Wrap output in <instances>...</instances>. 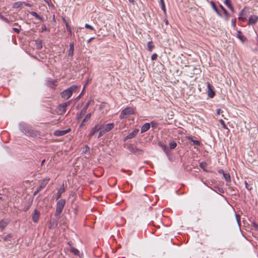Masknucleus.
<instances>
[{
    "instance_id": "2eb2a0df",
    "label": "nucleus",
    "mask_w": 258,
    "mask_h": 258,
    "mask_svg": "<svg viewBox=\"0 0 258 258\" xmlns=\"http://www.w3.org/2000/svg\"><path fill=\"white\" fill-rule=\"evenodd\" d=\"M56 80H48L46 82L47 86L50 88H54L56 86Z\"/></svg>"
},
{
    "instance_id": "c756f323",
    "label": "nucleus",
    "mask_w": 258,
    "mask_h": 258,
    "mask_svg": "<svg viewBox=\"0 0 258 258\" xmlns=\"http://www.w3.org/2000/svg\"><path fill=\"white\" fill-rule=\"evenodd\" d=\"M160 5L162 10L164 13H166V8L164 0H160Z\"/></svg>"
},
{
    "instance_id": "6e6552de",
    "label": "nucleus",
    "mask_w": 258,
    "mask_h": 258,
    "mask_svg": "<svg viewBox=\"0 0 258 258\" xmlns=\"http://www.w3.org/2000/svg\"><path fill=\"white\" fill-rule=\"evenodd\" d=\"M207 87L208 89V95L209 97L210 98H213L215 95V93L213 89L212 86L209 83H208Z\"/></svg>"
},
{
    "instance_id": "09e8293b",
    "label": "nucleus",
    "mask_w": 258,
    "mask_h": 258,
    "mask_svg": "<svg viewBox=\"0 0 258 258\" xmlns=\"http://www.w3.org/2000/svg\"><path fill=\"white\" fill-rule=\"evenodd\" d=\"M23 4H24L27 7H31V5L29 3H26V2H23Z\"/></svg>"
},
{
    "instance_id": "7c9ffc66",
    "label": "nucleus",
    "mask_w": 258,
    "mask_h": 258,
    "mask_svg": "<svg viewBox=\"0 0 258 258\" xmlns=\"http://www.w3.org/2000/svg\"><path fill=\"white\" fill-rule=\"evenodd\" d=\"M23 4L22 2H17L14 3L13 7L14 8H19L21 7Z\"/></svg>"
},
{
    "instance_id": "72a5a7b5",
    "label": "nucleus",
    "mask_w": 258,
    "mask_h": 258,
    "mask_svg": "<svg viewBox=\"0 0 258 258\" xmlns=\"http://www.w3.org/2000/svg\"><path fill=\"white\" fill-rule=\"evenodd\" d=\"M207 163L206 162H202L200 164V167L204 171H206V168L207 167Z\"/></svg>"
},
{
    "instance_id": "ea45409f",
    "label": "nucleus",
    "mask_w": 258,
    "mask_h": 258,
    "mask_svg": "<svg viewBox=\"0 0 258 258\" xmlns=\"http://www.w3.org/2000/svg\"><path fill=\"white\" fill-rule=\"evenodd\" d=\"M48 29L47 28L45 25L43 24L41 26V32L48 31Z\"/></svg>"
},
{
    "instance_id": "69168bd1",
    "label": "nucleus",
    "mask_w": 258,
    "mask_h": 258,
    "mask_svg": "<svg viewBox=\"0 0 258 258\" xmlns=\"http://www.w3.org/2000/svg\"><path fill=\"white\" fill-rule=\"evenodd\" d=\"M121 172H126V171H125L124 169H122L121 170Z\"/></svg>"
},
{
    "instance_id": "c03bdc74",
    "label": "nucleus",
    "mask_w": 258,
    "mask_h": 258,
    "mask_svg": "<svg viewBox=\"0 0 258 258\" xmlns=\"http://www.w3.org/2000/svg\"><path fill=\"white\" fill-rule=\"evenodd\" d=\"M104 133H105V132H103L102 129H100L99 131V135H98V138H99L101 137H102Z\"/></svg>"
},
{
    "instance_id": "39448f33",
    "label": "nucleus",
    "mask_w": 258,
    "mask_h": 258,
    "mask_svg": "<svg viewBox=\"0 0 258 258\" xmlns=\"http://www.w3.org/2000/svg\"><path fill=\"white\" fill-rule=\"evenodd\" d=\"M127 149L133 154L136 155H141L143 153V151L140 149L137 148L133 144H129L127 146Z\"/></svg>"
},
{
    "instance_id": "de8ad7c7",
    "label": "nucleus",
    "mask_w": 258,
    "mask_h": 258,
    "mask_svg": "<svg viewBox=\"0 0 258 258\" xmlns=\"http://www.w3.org/2000/svg\"><path fill=\"white\" fill-rule=\"evenodd\" d=\"M232 25L234 27L236 25V19H234L232 20Z\"/></svg>"
},
{
    "instance_id": "b1692460",
    "label": "nucleus",
    "mask_w": 258,
    "mask_h": 258,
    "mask_svg": "<svg viewBox=\"0 0 258 258\" xmlns=\"http://www.w3.org/2000/svg\"><path fill=\"white\" fill-rule=\"evenodd\" d=\"M30 14L32 16L35 17V18L40 20V21H43V17L39 15L36 12L32 11V12H30Z\"/></svg>"
},
{
    "instance_id": "2f4dec72",
    "label": "nucleus",
    "mask_w": 258,
    "mask_h": 258,
    "mask_svg": "<svg viewBox=\"0 0 258 258\" xmlns=\"http://www.w3.org/2000/svg\"><path fill=\"white\" fill-rule=\"evenodd\" d=\"M8 225V223L4 220L0 221V228L2 229H4Z\"/></svg>"
},
{
    "instance_id": "7ed1b4c3",
    "label": "nucleus",
    "mask_w": 258,
    "mask_h": 258,
    "mask_svg": "<svg viewBox=\"0 0 258 258\" xmlns=\"http://www.w3.org/2000/svg\"><path fill=\"white\" fill-rule=\"evenodd\" d=\"M77 88L78 87L75 85L71 86L60 93L61 97L66 99H69L72 96L73 92L76 91Z\"/></svg>"
},
{
    "instance_id": "0e129e2a",
    "label": "nucleus",
    "mask_w": 258,
    "mask_h": 258,
    "mask_svg": "<svg viewBox=\"0 0 258 258\" xmlns=\"http://www.w3.org/2000/svg\"><path fill=\"white\" fill-rule=\"evenodd\" d=\"M126 172H128V173H128V175H131V171H129V170H128V171H126Z\"/></svg>"
},
{
    "instance_id": "13d9d810",
    "label": "nucleus",
    "mask_w": 258,
    "mask_h": 258,
    "mask_svg": "<svg viewBox=\"0 0 258 258\" xmlns=\"http://www.w3.org/2000/svg\"><path fill=\"white\" fill-rule=\"evenodd\" d=\"M253 227H255V228H257L258 227V225L256 223H254Z\"/></svg>"
},
{
    "instance_id": "4468645a",
    "label": "nucleus",
    "mask_w": 258,
    "mask_h": 258,
    "mask_svg": "<svg viewBox=\"0 0 258 258\" xmlns=\"http://www.w3.org/2000/svg\"><path fill=\"white\" fill-rule=\"evenodd\" d=\"M258 21V16L255 15H252L250 16L248 19V24L253 25L255 24Z\"/></svg>"
},
{
    "instance_id": "bb28decb",
    "label": "nucleus",
    "mask_w": 258,
    "mask_h": 258,
    "mask_svg": "<svg viewBox=\"0 0 258 258\" xmlns=\"http://www.w3.org/2000/svg\"><path fill=\"white\" fill-rule=\"evenodd\" d=\"M71 252L74 253V254L76 255H80V251L79 250L76 249L75 247H71L70 249Z\"/></svg>"
},
{
    "instance_id": "f8f14e48",
    "label": "nucleus",
    "mask_w": 258,
    "mask_h": 258,
    "mask_svg": "<svg viewBox=\"0 0 258 258\" xmlns=\"http://www.w3.org/2000/svg\"><path fill=\"white\" fill-rule=\"evenodd\" d=\"M40 212L37 209H35L34 210L32 218V220L34 223L38 222L40 217Z\"/></svg>"
},
{
    "instance_id": "052dcab7",
    "label": "nucleus",
    "mask_w": 258,
    "mask_h": 258,
    "mask_svg": "<svg viewBox=\"0 0 258 258\" xmlns=\"http://www.w3.org/2000/svg\"><path fill=\"white\" fill-rule=\"evenodd\" d=\"M89 80H87V82L86 83V84L85 85V86H84V88H83V91L85 89V87L86 86L87 83L89 82Z\"/></svg>"
},
{
    "instance_id": "1a4fd4ad",
    "label": "nucleus",
    "mask_w": 258,
    "mask_h": 258,
    "mask_svg": "<svg viewBox=\"0 0 258 258\" xmlns=\"http://www.w3.org/2000/svg\"><path fill=\"white\" fill-rule=\"evenodd\" d=\"M139 130L137 128L135 129L132 133H130L127 136H126L124 138V141L128 139H131L134 138L139 133Z\"/></svg>"
},
{
    "instance_id": "864d4df0",
    "label": "nucleus",
    "mask_w": 258,
    "mask_h": 258,
    "mask_svg": "<svg viewBox=\"0 0 258 258\" xmlns=\"http://www.w3.org/2000/svg\"><path fill=\"white\" fill-rule=\"evenodd\" d=\"M164 22L165 23V24L166 25H168V21L167 20V19H165L164 20Z\"/></svg>"
},
{
    "instance_id": "dca6fc26",
    "label": "nucleus",
    "mask_w": 258,
    "mask_h": 258,
    "mask_svg": "<svg viewBox=\"0 0 258 258\" xmlns=\"http://www.w3.org/2000/svg\"><path fill=\"white\" fill-rule=\"evenodd\" d=\"M69 50L68 51V55L69 56L72 57L74 54V42H71L69 45Z\"/></svg>"
},
{
    "instance_id": "412c9836",
    "label": "nucleus",
    "mask_w": 258,
    "mask_h": 258,
    "mask_svg": "<svg viewBox=\"0 0 258 258\" xmlns=\"http://www.w3.org/2000/svg\"><path fill=\"white\" fill-rule=\"evenodd\" d=\"M223 177L225 181L227 182L226 185H229L230 183L231 182V177L229 173H225L223 175Z\"/></svg>"
},
{
    "instance_id": "79ce46f5",
    "label": "nucleus",
    "mask_w": 258,
    "mask_h": 258,
    "mask_svg": "<svg viewBox=\"0 0 258 258\" xmlns=\"http://www.w3.org/2000/svg\"><path fill=\"white\" fill-rule=\"evenodd\" d=\"M20 28H21V26H19V28H13V30L14 32H15L16 33H17V34L19 33H20Z\"/></svg>"
},
{
    "instance_id": "338daca9",
    "label": "nucleus",
    "mask_w": 258,
    "mask_h": 258,
    "mask_svg": "<svg viewBox=\"0 0 258 258\" xmlns=\"http://www.w3.org/2000/svg\"><path fill=\"white\" fill-rule=\"evenodd\" d=\"M2 18H3L4 20H5V21H7V20H8L7 18H3V17H2Z\"/></svg>"
},
{
    "instance_id": "6ab92c4d",
    "label": "nucleus",
    "mask_w": 258,
    "mask_h": 258,
    "mask_svg": "<svg viewBox=\"0 0 258 258\" xmlns=\"http://www.w3.org/2000/svg\"><path fill=\"white\" fill-rule=\"evenodd\" d=\"M210 4H211L212 8L213 9V10L217 13V14L218 15H219V16L222 17L221 14L220 13L219 11L218 10V8H217V7H216L215 4L214 3V2H213V1H211L210 2Z\"/></svg>"
},
{
    "instance_id": "0eeeda50",
    "label": "nucleus",
    "mask_w": 258,
    "mask_h": 258,
    "mask_svg": "<svg viewBox=\"0 0 258 258\" xmlns=\"http://www.w3.org/2000/svg\"><path fill=\"white\" fill-rule=\"evenodd\" d=\"M101 129L100 128V122L96 124L95 126L92 128L90 134L88 135L89 138L93 136L96 133L99 132V131Z\"/></svg>"
},
{
    "instance_id": "58836bf2",
    "label": "nucleus",
    "mask_w": 258,
    "mask_h": 258,
    "mask_svg": "<svg viewBox=\"0 0 258 258\" xmlns=\"http://www.w3.org/2000/svg\"><path fill=\"white\" fill-rule=\"evenodd\" d=\"M85 27L87 29H90V30H94L95 31V29L92 26H91L89 24H86L85 25Z\"/></svg>"
},
{
    "instance_id": "aec40b11",
    "label": "nucleus",
    "mask_w": 258,
    "mask_h": 258,
    "mask_svg": "<svg viewBox=\"0 0 258 258\" xmlns=\"http://www.w3.org/2000/svg\"><path fill=\"white\" fill-rule=\"evenodd\" d=\"M90 104V101H89L88 102H87L84 107L81 110L80 114L81 116L84 115L86 113L87 110Z\"/></svg>"
},
{
    "instance_id": "393cba45",
    "label": "nucleus",
    "mask_w": 258,
    "mask_h": 258,
    "mask_svg": "<svg viewBox=\"0 0 258 258\" xmlns=\"http://www.w3.org/2000/svg\"><path fill=\"white\" fill-rule=\"evenodd\" d=\"M220 7L223 11L224 14L226 18V19L228 20L230 17L229 14L228 13V12L226 11V10L224 8V7L223 6L220 5Z\"/></svg>"
},
{
    "instance_id": "473e14b6",
    "label": "nucleus",
    "mask_w": 258,
    "mask_h": 258,
    "mask_svg": "<svg viewBox=\"0 0 258 258\" xmlns=\"http://www.w3.org/2000/svg\"><path fill=\"white\" fill-rule=\"evenodd\" d=\"M37 49H40L42 47V44L41 41L37 40L35 43Z\"/></svg>"
},
{
    "instance_id": "9d476101",
    "label": "nucleus",
    "mask_w": 258,
    "mask_h": 258,
    "mask_svg": "<svg viewBox=\"0 0 258 258\" xmlns=\"http://www.w3.org/2000/svg\"><path fill=\"white\" fill-rule=\"evenodd\" d=\"M50 180L49 177L44 178L41 182L40 185L38 187V190H41L47 185Z\"/></svg>"
},
{
    "instance_id": "774afa93",
    "label": "nucleus",
    "mask_w": 258,
    "mask_h": 258,
    "mask_svg": "<svg viewBox=\"0 0 258 258\" xmlns=\"http://www.w3.org/2000/svg\"><path fill=\"white\" fill-rule=\"evenodd\" d=\"M71 243V242H68V244L71 245V243Z\"/></svg>"
},
{
    "instance_id": "f03ea898",
    "label": "nucleus",
    "mask_w": 258,
    "mask_h": 258,
    "mask_svg": "<svg viewBox=\"0 0 258 258\" xmlns=\"http://www.w3.org/2000/svg\"><path fill=\"white\" fill-rule=\"evenodd\" d=\"M65 205L66 200L64 199H60L57 202L55 212V216L57 219H59L60 218V214L62 212Z\"/></svg>"
},
{
    "instance_id": "c9c22d12",
    "label": "nucleus",
    "mask_w": 258,
    "mask_h": 258,
    "mask_svg": "<svg viewBox=\"0 0 258 258\" xmlns=\"http://www.w3.org/2000/svg\"><path fill=\"white\" fill-rule=\"evenodd\" d=\"M224 4L228 7L232 6L231 1V0H225L224 2Z\"/></svg>"
},
{
    "instance_id": "cd10ccee",
    "label": "nucleus",
    "mask_w": 258,
    "mask_h": 258,
    "mask_svg": "<svg viewBox=\"0 0 258 258\" xmlns=\"http://www.w3.org/2000/svg\"><path fill=\"white\" fill-rule=\"evenodd\" d=\"M49 228L56 227L57 225V221L56 220L50 221Z\"/></svg>"
},
{
    "instance_id": "37998d69",
    "label": "nucleus",
    "mask_w": 258,
    "mask_h": 258,
    "mask_svg": "<svg viewBox=\"0 0 258 258\" xmlns=\"http://www.w3.org/2000/svg\"><path fill=\"white\" fill-rule=\"evenodd\" d=\"M219 122H220V123H221V124L222 125V127H223V128H227V126H226V124H225V122H224V120H222V119H220V120H219Z\"/></svg>"
},
{
    "instance_id": "a19ab883",
    "label": "nucleus",
    "mask_w": 258,
    "mask_h": 258,
    "mask_svg": "<svg viewBox=\"0 0 258 258\" xmlns=\"http://www.w3.org/2000/svg\"><path fill=\"white\" fill-rule=\"evenodd\" d=\"M244 184H245V187L246 189H247L248 190H250L251 189V187H250L249 185L247 182V181H245Z\"/></svg>"
},
{
    "instance_id": "f704fd0d",
    "label": "nucleus",
    "mask_w": 258,
    "mask_h": 258,
    "mask_svg": "<svg viewBox=\"0 0 258 258\" xmlns=\"http://www.w3.org/2000/svg\"><path fill=\"white\" fill-rule=\"evenodd\" d=\"M169 147L170 149H173L176 148L177 144L175 142H172L169 143Z\"/></svg>"
},
{
    "instance_id": "49530a36",
    "label": "nucleus",
    "mask_w": 258,
    "mask_h": 258,
    "mask_svg": "<svg viewBox=\"0 0 258 258\" xmlns=\"http://www.w3.org/2000/svg\"><path fill=\"white\" fill-rule=\"evenodd\" d=\"M244 12V9H242V10L240 12V13H239V19H241V17H242V16L243 15V14Z\"/></svg>"
},
{
    "instance_id": "423d86ee",
    "label": "nucleus",
    "mask_w": 258,
    "mask_h": 258,
    "mask_svg": "<svg viewBox=\"0 0 258 258\" xmlns=\"http://www.w3.org/2000/svg\"><path fill=\"white\" fill-rule=\"evenodd\" d=\"M114 126L113 123H107L106 124H103L100 123V128L103 130V132L107 133L111 131Z\"/></svg>"
},
{
    "instance_id": "4be33fe9",
    "label": "nucleus",
    "mask_w": 258,
    "mask_h": 258,
    "mask_svg": "<svg viewBox=\"0 0 258 258\" xmlns=\"http://www.w3.org/2000/svg\"><path fill=\"white\" fill-rule=\"evenodd\" d=\"M187 140L192 142L194 145H195L197 146H200L201 145L200 141H199L198 140H194L193 138L191 137H188Z\"/></svg>"
},
{
    "instance_id": "e433bc0d",
    "label": "nucleus",
    "mask_w": 258,
    "mask_h": 258,
    "mask_svg": "<svg viewBox=\"0 0 258 258\" xmlns=\"http://www.w3.org/2000/svg\"><path fill=\"white\" fill-rule=\"evenodd\" d=\"M12 236L11 234H7L5 237H4L3 239L4 241H6L8 240L11 241V239Z\"/></svg>"
},
{
    "instance_id": "5fc2aeb1",
    "label": "nucleus",
    "mask_w": 258,
    "mask_h": 258,
    "mask_svg": "<svg viewBox=\"0 0 258 258\" xmlns=\"http://www.w3.org/2000/svg\"><path fill=\"white\" fill-rule=\"evenodd\" d=\"M219 173L222 174L223 175L225 174L224 171L223 170H220L218 171Z\"/></svg>"
},
{
    "instance_id": "680f3d73",
    "label": "nucleus",
    "mask_w": 258,
    "mask_h": 258,
    "mask_svg": "<svg viewBox=\"0 0 258 258\" xmlns=\"http://www.w3.org/2000/svg\"><path fill=\"white\" fill-rule=\"evenodd\" d=\"M45 161V159H44V160H43L41 161V166L43 164V163H44Z\"/></svg>"
},
{
    "instance_id": "20e7f679",
    "label": "nucleus",
    "mask_w": 258,
    "mask_h": 258,
    "mask_svg": "<svg viewBox=\"0 0 258 258\" xmlns=\"http://www.w3.org/2000/svg\"><path fill=\"white\" fill-rule=\"evenodd\" d=\"M134 113V111L133 108L131 107H126L121 111L119 117L120 119H123L126 117L127 115H131Z\"/></svg>"
},
{
    "instance_id": "ddd939ff",
    "label": "nucleus",
    "mask_w": 258,
    "mask_h": 258,
    "mask_svg": "<svg viewBox=\"0 0 258 258\" xmlns=\"http://www.w3.org/2000/svg\"><path fill=\"white\" fill-rule=\"evenodd\" d=\"M69 104V102H65L61 103L58 105V109L60 114H63L66 112V107Z\"/></svg>"
},
{
    "instance_id": "9b49d317",
    "label": "nucleus",
    "mask_w": 258,
    "mask_h": 258,
    "mask_svg": "<svg viewBox=\"0 0 258 258\" xmlns=\"http://www.w3.org/2000/svg\"><path fill=\"white\" fill-rule=\"evenodd\" d=\"M70 131H71L70 128H68L67 130H62V131L57 130L54 132V135L55 136H58V137L62 136H63V135L67 134V133H69Z\"/></svg>"
},
{
    "instance_id": "a211bd4d",
    "label": "nucleus",
    "mask_w": 258,
    "mask_h": 258,
    "mask_svg": "<svg viewBox=\"0 0 258 258\" xmlns=\"http://www.w3.org/2000/svg\"><path fill=\"white\" fill-rule=\"evenodd\" d=\"M65 191V189L63 186V184H62L61 187L58 189L57 196H56V200H58L61 196V194Z\"/></svg>"
},
{
    "instance_id": "f257e3e1",
    "label": "nucleus",
    "mask_w": 258,
    "mask_h": 258,
    "mask_svg": "<svg viewBox=\"0 0 258 258\" xmlns=\"http://www.w3.org/2000/svg\"><path fill=\"white\" fill-rule=\"evenodd\" d=\"M19 127L22 132L27 136L35 137L37 135L36 132L32 127L24 122L20 123Z\"/></svg>"
},
{
    "instance_id": "f3484780",
    "label": "nucleus",
    "mask_w": 258,
    "mask_h": 258,
    "mask_svg": "<svg viewBox=\"0 0 258 258\" xmlns=\"http://www.w3.org/2000/svg\"><path fill=\"white\" fill-rule=\"evenodd\" d=\"M150 127V123H146L141 126V132L142 133H145L148 131Z\"/></svg>"
},
{
    "instance_id": "a878e982",
    "label": "nucleus",
    "mask_w": 258,
    "mask_h": 258,
    "mask_svg": "<svg viewBox=\"0 0 258 258\" xmlns=\"http://www.w3.org/2000/svg\"><path fill=\"white\" fill-rule=\"evenodd\" d=\"M148 50L149 51H152L154 48V45L152 41L149 42L147 44Z\"/></svg>"
},
{
    "instance_id": "3c124183",
    "label": "nucleus",
    "mask_w": 258,
    "mask_h": 258,
    "mask_svg": "<svg viewBox=\"0 0 258 258\" xmlns=\"http://www.w3.org/2000/svg\"><path fill=\"white\" fill-rule=\"evenodd\" d=\"M40 190H38V188H37V190H35L34 192V196H36Z\"/></svg>"
},
{
    "instance_id": "4d7b16f0",
    "label": "nucleus",
    "mask_w": 258,
    "mask_h": 258,
    "mask_svg": "<svg viewBox=\"0 0 258 258\" xmlns=\"http://www.w3.org/2000/svg\"><path fill=\"white\" fill-rule=\"evenodd\" d=\"M130 3H131L133 5L135 4V1L134 0H128Z\"/></svg>"
},
{
    "instance_id": "bf43d9fd",
    "label": "nucleus",
    "mask_w": 258,
    "mask_h": 258,
    "mask_svg": "<svg viewBox=\"0 0 258 258\" xmlns=\"http://www.w3.org/2000/svg\"><path fill=\"white\" fill-rule=\"evenodd\" d=\"M94 37H91L88 40V43L90 42L92 40L94 39Z\"/></svg>"
},
{
    "instance_id": "8fccbe9b",
    "label": "nucleus",
    "mask_w": 258,
    "mask_h": 258,
    "mask_svg": "<svg viewBox=\"0 0 258 258\" xmlns=\"http://www.w3.org/2000/svg\"><path fill=\"white\" fill-rule=\"evenodd\" d=\"M221 112H222V110L220 108H218L217 109V114H220Z\"/></svg>"
},
{
    "instance_id": "603ef678",
    "label": "nucleus",
    "mask_w": 258,
    "mask_h": 258,
    "mask_svg": "<svg viewBox=\"0 0 258 258\" xmlns=\"http://www.w3.org/2000/svg\"><path fill=\"white\" fill-rule=\"evenodd\" d=\"M229 8V9H230V10H231L233 13H234V8H233V6H231V7H229V8Z\"/></svg>"
},
{
    "instance_id": "a18cd8bd",
    "label": "nucleus",
    "mask_w": 258,
    "mask_h": 258,
    "mask_svg": "<svg viewBox=\"0 0 258 258\" xmlns=\"http://www.w3.org/2000/svg\"><path fill=\"white\" fill-rule=\"evenodd\" d=\"M157 58V54L156 53H154L151 56V59L152 60H156Z\"/></svg>"
},
{
    "instance_id": "c85d7f7f",
    "label": "nucleus",
    "mask_w": 258,
    "mask_h": 258,
    "mask_svg": "<svg viewBox=\"0 0 258 258\" xmlns=\"http://www.w3.org/2000/svg\"><path fill=\"white\" fill-rule=\"evenodd\" d=\"M237 37L242 42H244L246 40V38L242 34V33L240 31H238L237 32Z\"/></svg>"
},
{
    "instance_id": "5701e85b",
    "label": "nucleus",
    "mask_w": 258,
    "mask_h": 258,
    "mask_svg": "<svg viewBox=\"0 0 258 258\" xmlns=\"http://www.w3.org/2000/svg\"><path fill=\"white\" fill-rule=\"evenodd\" d=\"M91 113H88L86 115L85 117L84 118L81 124H80V127L83 126L84 125V123L86 121H88L89 120V119L91 117Z\"/></svg>"
},
{
    "instance_id": "6e6d98bb",
    "label": "nucleus",
    "mask_w": 258,
    "mask_h": 258,
    "mask_svg": "<svg viewBox=\"0 0 258 258\" xmlns=\"http://www.w3.org/2000/svg\"><path fill=\"white\" fill-rule=\"evenodd\" d=\"M162 149L164 150V151L165 152H167V148H166V147L165 146H163L162 147Z\"/></svg>"
},
{
    "instance_id": "e2e57ef3",
    "label": "nucleus",
    "mask_w": 258,
    "mask_h": 258,
    "mask_svg": "<svg viewBox=\"0 0 258 258\" xmlns=\"http://www.w3.org/2000/svg\"><path fill=\"white\" fill-rule=\"evenodd\" d=\"M86 147V150H87V149H89V147H88V146H86V147ZM86 151H87V150H86Z\"/></svg>"
},
{
    "instance_id": "4c0bfd02",
    "label": "nucleus",
    "mask_w": 258,
    "mask_h": 258,
    "mask_svg": "<svg viewBox=\"0 0 258 258\" xmlns=\"http://www.w3.org/2000/svg\"><path fill=\"white\" fill-rule=\"evenodd\" d=\"M66 26L67 30L68 31L69 35H71L72 34V30L69 25L67 22L66 23Z\"/></svg>"
}]
</instances>
